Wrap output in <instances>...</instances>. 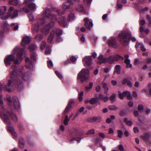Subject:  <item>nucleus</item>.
I'll return each instance as SVG.
<instances>
[{"label":"nucleus","mask_w":151,"mask_h":151,"mask_svg":"<svg viewBox=\"0 0 151 151\" xmlns=\"http://www.w3.org/2000/svg\"><path fill=\"white\" fill-rule=\"evenodd\" d=\"M16 67L14 65L12 66L9 70L10 74V79L8 81L7 86L4 83H0V91L3 89L5 91L11 92L15 87L17 88V90L20 91L24 88V85L18 76H16L17 74Z\"/></svg>","instance_id":"1"},{"label":"nucleus","mask_w":151,"mask_h":151,"mask_svg":"<svg viewBox=\"0 0 151 151\" xmlns=\"http://www.w3.org/2000/svg\"><path fill=\"white\" fill-rule=\"evenodd\" d=\"M43 19L40 20V22L42 24H44L48 21L49 18H50L53 21H51L47 25L44 26L41 31L43 33L46 35L48 33L50 30V28L53 26L55 24L54 22L57 20L56 16L55 15L52 14L51 12L49 9H47L42 14Z\"/></svg>","instance_id":"2"},{"label":"nucleus","mask_w":151,"mask_h":151,"mask_svg":"<svg viewBox=\"0 0 151 151\" xmlns=\"http://www.w3.org/2000/svg\"><path fill=\"white\" fill-rule=\"evenodd\" d=\"M24 51V49L16 47L12 50V54L6 56L4 58V62L6 65H9L11 64V62L14 60L16 54L17 58L14 60V63L15 64H19L22 60V53Z\"/></svg>","instance_id":"3"},{"label":"nucleus","mask_w":151,"mask_h":151,"mask_svg":"<svg viewBox=\"0 0 151 151\" xmlns=\"http://www.w3.org/2000/svg\"><path fill=\"white\" fill-rule=\"evenodd\" d=\"M132 35L130 32L122 31L119 35L118 39L121 44L124 46H127L129 44L130 39L131 38L133 42H135L136 39L135 37L131 38Z\"/></svg>","instance_id":"4"},{"label":"nucleus","mask_w":151,"mask_h":151,"mask_svg":"<svg viewBox=\"0 0 151 151\" xmlns=\"http://www.w3.org/2000/svg\"><path fill=\"white\" fill-rule=\"evenodd\" d=\"M6 6H2L0 9V17L3 19H7L10 16L12 18H14L18 16V10H14L13 6H11L8 11V14L6 12Z\"/></svg>","instance_id":"5"},{"label":"nucleus","mask_w":151,"mask_h":151,"mask_svg":"<svg viewBox=\"0 0 151 151\" xmlns=\"http://www.w3.org/2000/svg\"><path fill=\"white\" fill-rule=\"evenodd\" d=\"M89 73L88 69H82L78 75L77 79L78 82L82 83L88 79Z\"/></svg>","instance_id":"6"},{"label":"nucleus","mask_w":151,"mask_h":151,"mask_svg":"<svg viewBox=\"0 0 151 151\" xmlns=\"http://www.w3.org/2000/svg\"><path fill=\"white\" fill-rule=\"evenodd\" d=\"M123 58L119 54L111 55L106 58L107 62L110 64H113L115 61H118L120 60H123Z\"/></svg>","instance_id":"7"},{"label":"nucleus","mask_w":151,"mask_h":151,"mask_svg":"<svg viewBox=\"0 0 151 151\" xmlns=\"http://www.w3.org/2000/svg\"><path fill=\"white\" fill-rule=\"evenodd\" d=\"M119 96L121 99H124V97L126 96L127 98L129 99H132V97L130 93L127 91H125L122 93L119 91Z\"/></svg>","instance_id":"8"},{"label":"nucleus","mask_w":151,"mask_h":151,"mask_svg":"<svg viewBox=\"0 0 151 151\" xmlns=\"http://www.w3.org/2000/svg\"><path fill=\"white\" fill-rule=\"evenodd\" d=\"M9 29V26L7 22H5L2 26V30L0 33V41L1 40L2 37L4 36V33L7 31Z\"/></svg>","instance_id":"9"},{"label":"nucleus","mask_w":151,"mask_h":151,"mask_svg":"<svg viewBox=\"0 0 151 151\" xmlns=\"http://www.w3.org/2000/svg\"><path fill=\"white\" fill-rule=\"evenodd\" d=\"M73 0H67L68 2L64 3L62 6V9L64 10L72 9V7L73 5Z\"/></svg>","instance_id":"10"},{"label":"nucleus","mask_w":151,"mask_h":151,"mask_svg":"<svg viewBox=\"0 0 151 151\" xmlns=\"http://www.w3.org/2000/svg\"><path fill=\"white\" fill-rule=\"evenodd\" d=\"M91 56H86L85 58L83 59V62L84 65L86 67L88 66L92 63V60Z\"/></svg>","instance_id":"11"},{"label":"nucleus","mask_w":151,"mask_h":151,"mask_svg":"<svg viewBox=\"0 0 151 151\" xmlns=\"http://www.w3.org/2000/svg\"><path fill=\"white\" fill-rule=\"evenodd\" d=\"M34 0H24V3L27 5L30 10H32L35 8L36 5L33 2Z\"/></svg>","instance_id":"12"},{"label":"nucleus","mask_w":151,"mask_h":151,"mask_svg":"<svg viewBox=\"0 0 151 151\" xmlns=\"http://www.w3.org/2000/svg\"><path fill=\"white\" fill-rule=\"evenodd\" d=\"M32 38L26 36L23 37L21 42V45L24 47L25 46L31 41Z\"/></svg>","instance_id":"13"},{"label":"nucleus","mask_w":151,"mask_h":151,"mask_svg":"<svg viewBox=\"0 0 151 151\" xmlns=\"http://www.w3.org/2000/svg\"><path fill=\"white\" fill-rule=\"evenodd\" d=\"M84 20L85 22V25L86 27L90 29L93 26L92 20L87 18H84Z\"/></svg>","instance_id":"14"},{"label":"nucleus","mask_w":151,"mask_h":151,"mask_svg":"<svg viewBox=\"0 0 151 151\" xmlns=\"http://www.w3.org/2000/svg\"><path fill=\"white\" fill-rule=\"evenodd\" d=\"M26 61L25 66L28 69L31 70L33 69V65L32 61L30 60L29 59L28 57H26L25 59Z\"/></svg>","instance_id":"15"},{"label":"nucleus","mask_w":151,"mask_h":151,"mask_svg":"<svg viewBox=\"0 0 151 151\" xmlns=\"http://www.w3.org/2000/svg\"><path fill=\"white\" fill-rule=\"evenodd\" d=\"M108 43L109 46L114 48L117 47L118 46V43L113 37L110 38L108 41Z\"/></svg>","instance_id":"16"},{"label":"nucleus","mask_w":151,"mask_h":151,"mask_svg":"<svg viewBox=\"0 0 151 151\" xmlns=\"http://www.w3.org/2000/svg\"><path fill=\"white\" fill-rule=\"evenodd\" d=\"M59 24L64 27H67V23L66 21V19L65 17L62 16L58 20Z\"/></svg>","instance_id":"17"},{"label":"nucleus","mask_w":151,"mask_h":151,"mask_svg":"<svg viewBox=\"0 0 151 151\" xmlns=\"http://www.w3.org/2000/svg\"><path fill=\"white\" fill-rule=\"evenodd\" d=\"M98 60L97 61V63L99 64L107 62L106 58H104L102 54H100L98 57Z\"/></svg>","instance_id":"18"},{"label":"nucleus","mask_w":151,"mask_h":151,"mask_svg":"<svg viewBox=\"0 0 151 151\" xmlns=\"http://www.w3.org/2000/svg\"><path fill=\"white\" fill-rule=\"evenodd\" d=\"M40 26L38 25V23H37L33 24L32 27V31L33 34H36L38 32Z\"/></svg>","instance_id":"19"},{"label":"nucleus","mask_w":151,"mask_h":151,"mask_svg":"<svg viewBox=\"0 0 151 151\" xmlns=\"http://www.w3.org/2000/svg\"><path fill=\"white\" fill-rule=\"evenodd\" d=\"M2 119L3 121L6 123L8 124H10V120L8 117V116L5 113H3L1 114Z\"/></svg>","instance_id":"20"},{"label":"nucleus","mask_w":151,"mask_h":151,"mask_svg":"<svg viewBox=\"0 0 151 151\" xmlns=\"http://www.w3.org/2000/svg\"><path fill=\"white\" fill-rule=\"evenodd\" d=\"M21 78L22 80L27 81L30 78V75L29 73H26L22 74Z\"/></svg>","instance_id":"21"},{"label":"nucleus","mask_w":151,"mask_h":151,"mask_svg":"<svg viewBox=\"0 0 151 151\" xmlns=\"http://www.w3.org/2000/svg\"><path fill=\"white\" fill-rule=\"evenodd\" d=\"M13 104L14 105L15 109L17 110H18L19 108L20 105L17 99L16 100L13 99Z\"/></svg>","instance_id":"22"},{"label":"nucleus","mask_w":151,"mask_h":151,"mask_svg":"<svg viewBox=\"0 0 151 151\" xmlns=\"http://www.w3.org/2000/svg\"><path fill=\"white\" fill-rule=\"evenodd\" d=\"M141 137L145 142H146L148 141L150 135L148 133H145L143 135L141 136Z\"/></svg>","instance_id":"23"},{"label":"nucleus","mask_w":151,"mask_h":151,"mask_svg":"<svg viewBox=\"0 0 151 151\" xmlns=\"http://www.w3.org/2000/svg\"><path fill=\"white\" fill-rule=\"evenodd\" d=\"M8 114H9L10 117L14 121L16 122L17 121V116L14 114L12 112H8Z\"/></svg>","instance_id":"24"},{"label":"nucleus","mask_w":151,"mask_h":151,"mask_svg":"<svg viewBox=\"0 0 151 151\" xmlns=\"http://www.w3.org/2000/svg\"><path fill=\"white\" fill-rule=\"evenodd\" d=\"M8 130L15 137H17V134L14 130V129L12 127H8Z\"/></svg>","instance_id":"25"},{"label":"nucleus","mask_w":151,"mask_h":151,"mask_svg":"<svg viewBox=\"0 0 151 151\" xmlns=\"http://www.w3.org/2000/svg\"><path fill=\"white\" fill-rule=\"evenodd\" d=\"M55 35V31H52L50 33V36L48 38L47 41L48 42H51L52 40Z\"/></svg>","instance_id":"26"},{"label":"nucleus","mask_w":151,"mask_h":151,"mask_svg":"<svg viewBox=\"0 0 151 151\" xmlns=\"http://www.w3.org/2000/svg\"><path fill=\"white\" fill-rule=\"evenodd\" d=\"M37 55L35 52H32L31 55V60L32 62L36 61V60Z\"/></svg>","instance_id":"27"},{"label":"nucleus","mask_w":151,"mask_h":151,"mask_svg":"<svg viewBox=\"0 0 151 151\" xmlns=\"http://www.w3.org/2000/svg\"><path fill=\"white\" fill-rule=\"evenodd\" d=\"M93 85V82H91L89 83L88 85L86 86L85 89L86 91L89 92L91 91V89L92 88Z\"/></svg>","instance_id":"28"},{"label":"nucleus","mask_w":151,"mask_h":151,"mask_svg":"<svg viewBox=\"0 0 151 151\" xmlns=\"http://www.w3.org/2000/svg\"><path fill=\"white\" fill-rule=\"evenodd\" d=\"M19 1L18 0H12L9 1V3L12 5H17L19 4Z\"/></svg>","instance_id":"29"},{"label":"nucleus","mask_w":151,"mask_h":151,"mask_svg":"<svg viewBox=\"0 0 151 151\" xmlns=\"http://www.w3.org/2000/svg\"><path fill=\"white\" fill-rule=\"evenodd\" d=\"M115 71H114V74L115 73V72H116L118 74H119L120 73L121 68L119 65H117L115 66Z\"/></svg>","instance_id":"30"},{"label":"nucleus","mask_w":151,"mask_h":151,"mask_svg":"<svg viewBox=\"0 0 151 151\" xmlns=\"http://www.w3.org/2000/svg\"><path fill=\"white\" fill-rule=\"evenodd\" d=\"M124 63L126 64V67L127 68H131L132 67V65L130 64V60H124Z\"/></svg>","instance_id":"31"},{"label":"nucleus","mask_w":151,"mask_h":151,"mask_svg":"<svg viewBox=\"0 0 151 151\" xmlns=\"http://www.w3.org/2000/svg\"><path fill=\"white\" fill-rule=\"evenodd\" d=\"M75 18L74 14L72 13H71L68 15L67 19L69 21L74 19Z\"/></svg>","instance_id":"32"},{"label":"nucleus","mask_w":151,"mask_h":151,"mask_svg":"<svg viewBox=\"0 0 151 151\" xmlns=\"http://www.w3.org/2000/svg\"><path fill=\"white\" fill-rule=\"evenodd\" d=\"M70 104H68L67 107H66L65 110L63 112L64 114H66L68 113L69 111L71 109L72 106H70Z\"/></svg>","instance_id":"33"},{"label":"nucleus","mask_w":151,"mask_h":151,"mask_svg":"<svg viewBox=\"0 0 151 151\" xmlns=\"http://www.w3.org/2000/svg\"><path fill=\"white\" fill-rule=\"evenodd\" d=\"M116 98V96L115 94H113L109 98V100L112 102H114L115 101Z\"/></svg>","instance_id":"34"},{"label":"nucleus","mask_w":151,"mask_h":151,"mask_svg":"<svg viewBox=\"0 0 151 151\" xmlns=\"http://www.w3.org/2000/svg\"><path fill=\"white\" fill-rule=\"evenodd\" d=\"M76 10L79 12H84V9L82 5H80L76 8Z\"/></svg>","instance_id":"35"},{"label":"nucleus","mask_w":151,"mask_h":151,"mask_svg":"<svg viewBox=\"0 0 151 151\" xmlns=\"http://www.w3.org/2000/svg\"><path fill=\"white\" fill-rule=\"evenodd\" d=\"M37 47V46L35 44L31 45L29 47V49L30 50H35Z\"/></svg>","instance_id":"36"},{"label":"nucleus","mask_w":151,"mask_h":151,"mask_svg":"<svg viewBox=\"0 0 151 151\" xmlns=\"http://www.w3.org/2000/svg\"><path fill=\"white\" fill-rule=\"evenodd\" d=\"M103 86L104 88V91L105 93H106L107 92L108 90V88L107 86V84L106 83H104V82L102 83Z\"/></svg>","instance_id":"37"},{"label":"nucleus","mask_w":151,"mask_h":151,"mask_svg":"<svg viewBox=\"0 0 151 151\" xmlns=\"http://www.w3.org/2000/svg\"><path fill=\"white\" fill-rule=\"evenodd\" d=\"M124 121L127 125L129 126H131L132 124V122L131 121H129L126 118L124 119Z\"/></svg>","instance_id":"38"},{"label":"nucleus","mask_w":151,"mask_h":151,"mask_svg":"<svg viewBox=\"0 0 151 151\" xmlns=\"http://www.w3.org/2000/svg\"><path fill=\"white\" fill-rule=\"evenodd\" d=\"M19 146L20 148H22L24 147V145L23 142V139L22 138H21L20 139Z\"/></svg>","instance_id":"39"},{"label":"nucleus","mask_w":151,"mask_h":151,"mask_svg":"<svg viewBox=\"0 0 151 151\" xmlns=\"http://www.w3.org/2000/svg\"><path fill=\"white\" fill-rule=\"evenodd\" d=\"M117 132L118 134V137L120 138H122L123 136V133L122 131L121 130H118L117 131Z\"/></svg>","instance_id":"40"},{"label":"nucleus","mask_w":151,"mask_h":151,"mask_svg":"<svg viewBox=\"0 0 151 151\" xmlns=\"http://www.w3.org/2000/svg\"><path fill=\"white\" fill-rule=\"evenodd\" d=\"M28 17L30 21H33L34 19V17L33 14L32 13H30L28 15Z\"/></svg>","instance_id":"41"},{"label":"nucleus","mask_w":151,"mask_h":151,"mask_svg":"<svg viewBox=\"0 0 151 151\" xmlns=\"http://www.w3.org/2000/svg\"><path fill=\"white\" fill-rule=\"evenodd\" d=\"M12 27H13V29L14 30H17L18 29L19 26L17 24L15 23H12L11 24Z\"/></svg>","instance_id":"42"},{"label":"nucleus","mask_w":151,"mask_h":151,"mask_svg":"<svg viewBox=\"0 0 151 151\" xmlns=\"http://www.w3.org/2000/svg\"><path fill=\"white\" fill-rule=\"evenodd\" d=\"M97 101L96 99L95 98H92L89 101V103L92 104H95Z\"/></svg>","instance_id":"43"},{"label":"nucleus","mask_w":151,"mask_h":151,"mask_svg":"<svg viewBox=\"0 0 151 151\" xmlns=\"http://www.w3.org/2000/svg\"><path fill=\"white\" fill-rule=\"evenodd\" d=\"M109 109L111 110H115L118 109V107L114 105H110L108 107Z\"/></svg>","instance_id":"44"},{"label":"nucleus","mask_w":151,"mask_h":151,"mask_svg":"<svg viewBox=\"0 0 151 151\" xmlns=\"http://www.w3.org/2000/svg\"><path fill=\"white\" fill-rule=\"evenodd\" d=\"M93 119L94 120V122H98L101 120V118L100 116H97L93 117Z\"/></svg>","instance_id":"45"},{"label":"nucleus","mask_w":151,"mask_h":151,"mask_svg":"<svg viewBox=\"0 0 151 151\" xmlns=\"http://www.w3.org/2000/svg\"><path fill=\"white\" fill-rule=\"evenodd\" d=\"M56 33L58 36H60L63 33L62 31L59 29H56Z\"/></svg>","instance_id":"46"},{"label":"nucleus","mask_w":151,"mask_h":151,"mask_svg":"<svg viewBox=\"0 0 151 151\" xmlns=\"http://www.w3.org/2000/svg\"><path fill=\"white\" fill-rule=\"evenodd\" d=\"M83 92H81L78 94V99L79 101H81L83 99Z\"/></svg>","instance_id":"47"},{"label":"nucleus","mask_w":151,"mask_h":151,"mask_svg":"<svg viewBox=\"0 0 151 151\" xmlns=\"http://www.w3.org/2000/svg\"><path fill=\"white\" fill-rule=\"evenodd\" d=\"M47 64L49 68H52L53 65L52 62L50 60H48L47 61Z\"/></svg>","instance_id":"48"},{"label":"nucleus","mask_w":151,"mask_h":151,"mask_svg":"<svg viewBox=\"0 0 151 151\" xmlns=\"http://www.w3.org/2000/svg\"><path fill=\"white\" fill-rule=\"evenodd\" d=\"M46 45V43L45 41H43L41 44V48L43 50L45 48Z\"/></svg>","instance_id":"49"},{"label":"nucleus","mask_w":151,"mask_h":151,"mask_svg":"<svg viewBox=\"0 0 151 151\" xmlns=\"http://www.w3.org/2000/svg\"><path fill=\"white\" fill-rule=\"evenodd\" d=\"M55 11L57 12L59 15L63 14L65 13L64 11H62L61 9H56Z\"/></svg>","instance_id":"50"},{"label":"nucleus","mask_w":151,"mask_h":151,"mask_svg":"<svg viewBox=\"0 0 151 151\" xmlns=\"http://www.w3.org/2000/svg\"><path fill=\"white\" fill-rule=\"evenodd\" d=\"M43 38V36L40 34H38L36 35L35 38L37 40H40Z\"/></svg>","instance_id":"51"},{"label":"nucleus","mask_w":151,"mask_h":151,"mask_svg":"<svg viewBox=\"0 0 151 151\" xmlns=\"http://www.w3.org/2000/svg\"><path fill=\"white\" fill-rule=\"evenodd\" d=\"M51 52V49L50 48L48 47H46L45 53L46 54H49Z\"/></svg>","instance_id":"52"},{"label":"nucleus","mask_w":151,"mask_h":151,"mask_svg":"<svg viewBox=\"0 0 151 151\" xmlns=\"http://www.w3.org/2000/svg\"><path fill=\"white\" fill-rule=\"evenodd\" d=\"M94 132H95L93 129H91L86 133V134L87 135H89L91 134H94Z\"/></svg>","instance_id":"53"},{"label":"nucleus","mask_w":151,"mask_h":151,"mask_svg":"<svg viewBox=\"0 0 151 151\" xmlns=\"http://www.w3.org/2000/svg\"><path fill=\"white\" fill-rule=\"evenodd\" d=\"M55 73L56 74L59 78H63V76L58 71H55Z\"/></svg>","instance_id":"54"},{"label":"nucleus","mask_w":151,"mask_h":151,"mask_svg":"<svg viewBox=\"0 0 151 151\" xmlns=\"http://www.w3.org/2000/svg\"><path fill=\"white\" fill-rule=\"evenodd\" d=\"M81 138H79L78 139H77V138H73L70 140V142H72L74 140H76L77 141L78 143H79L81 141Z\"/></svg>","instance_id":"55"},{"label":"nucleus","mask_w":151,"mask_h":151,"mask_svg":"<svg viewBox=\"0 0 151 151\" xmlns=\"http://www.w3.org/2000/svg\"><path fill=\"white\" fill-rule=\"evenodd\" d=\"M118 147L119 148V149L120 151H123L124 150V148L123 146V145H118Z\"/></svg>","instance_id":"56"},{"label":"nucleus","mask_w":151,"mask_h":151,"mask_svg":"<svg viewBox=\"0 0 151 151\" xmlns=\"http://www.w3.org/2000/svg\"><path fill=\"white\" fill-rule=\"evenodd\" d=\"M143 44L140 42H137L135 45V47L136 48H138L139 46L140 47Z\"/></svg>","instance_id":"57"},{"label":"nucleus","mask_w":151,"mask_h":151,"mask_svg":"<svg viewBox=\"0 0 151 151\" xmlns=\"http://www.w3.org/2000/svg\"><path fill=\"white\" fill-rule=\"evenodd\" d=\"M70 60L73 62H76L77 60L76 58L74 56H72L70 58Z\"/></svg>","instance_id":"58"},{"label":"nucleus","mask_w":151,"mask_h":151,"mask_svg":"<svg viewBox=\"0 0 151 151\" xmlns=\"http://www.w3.org/2000/svg\"><path fill=\"white\" fill-rule=\"evenodd\" d=\"M101 88L100 86L99 85L97 86L96 88V91L99 92L101 89Z\"/></svg>","instance_id":"59"},{"label":"nucleus","mask_w":151,"mask_h":151,"mask_svg":"<svg viewBox=\"0 0 151 151\" xmlns=\"http://www.w3.org/2000/svg\"><path fill=\"white\" fill-rule=\"evenodd\" d=\"M143 109V106L142 105H139L138 107V109L139 111H142Z\"/></svg>","instance_id":"60"},{"label":"nucleus","mask_w":151,"mask_h":151,"mask_svg":"<svg viewBox=\"0 0 151 151\" xmlns=\"http://www.w3.org/2000/svg\"><path fill=\"white\" fill-rule=\"evenodd\" d=\"M145 21L144 19H142L140 21V24L142 25H144L145 23Z\"/></svg>","instance_id":"61"},{"label":"nucleus","mask_w":151,"mask_h":151,"mask_svg":"<svg viewBox=\"0 0 151 151\" xmlns=\"http://www.w3.org/2000/svg\"><path fill=\"white\" fill-rule=\"evenodd\" d=\"M141 50L142 51H145L146 50V49L142 45L140 47Z\"/></svg>","instance_id":"62"},{"label":"nucleus","mask_w":151,"mask_h":151,"mask_svg":"<svg viewBox=\"0 0 151 151\" xmlns=\"http://www.w3.org/2000/svg\"><path fill=\"white\" fill-rule=\"evenodd\" d=\"M134 131V133H137L138 132H139V129L137 127H135L133 129Z\"/></svg>","instance_id":"63"},{"label":"nucleus","mask_w":151,"mask_h":151,"mask_svg":"<svg viewBox=\"0 0 151 151\" xmlns=\"http://www.w3.org/2000/svg\"><path fill=\"white\" fill-rule=\"evenodd\" d=\"M147 62L148 64H151V58H148L147 59Z\"/></svg>","instance_id":"64"}]
</instances>
